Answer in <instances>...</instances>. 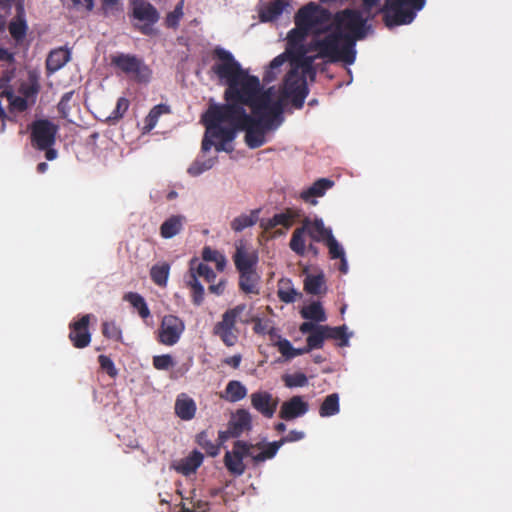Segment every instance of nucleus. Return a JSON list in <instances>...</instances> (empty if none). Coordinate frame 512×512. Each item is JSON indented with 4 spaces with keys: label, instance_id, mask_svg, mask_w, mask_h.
Masks as SVG:
<instances>
[{
    "label": "nucleus",
    "instance_id": "obj_64",
    "mask_svg": "<svg viewBox=\"0 0 512 512\" xmlns=\"http://www.w3.org/2000/svg\"><path fill=\"white\" fill-rule=\"evenodd\" d=\"M226 287V281L220 280L217 284H211L208 288L210 293H213L215 295H222L225 291Z\"/></svg>",
    "mask_w": 512,
    "mask_h": 512
},
{
    "label": "nucleus",
    "instance_id": "obj_25",
    "mask_svg": "<svg viewBox=\"0 0 512 512\" xmlns=\"http://www.w3.org/2000/svg\"><path fill=\"white\" fill-rule=\"evenodd\" d=\"M203 454L197 450H193L187 457L181 459L173 467L184 476H189L196 472V470L203 463Z\"/></svg>",
    "mask_w": 512,
    "mask_h": 512
},
{
    "label": "nucleus",
    "instance_id": "obj_19",
    "mask_svg": "<svg viewBox=\"0 0 512 512\" xmlns=\"http://www.w3.org/2000/svg\"><path fill=\"white\" fill-rule=\"evenodd\" d=\"M300 213L297 209L287 208L281 213L273 215L271 218H263L260 220V227L265 231H270L277 226L285 229L292 227L294 221L299 218Z\"/></svg>",
    "mask_w": 512,
    "mask_h": 512
},
{
    "label": "nucleus",
    "instance_id": "obj_31",
    "mask_svg": "<svg viewBox=\"0 0 512 512\" xmlns=\"http://www.w3.org/2000/svg\"><path fill=\"white\" fill-rule=\"evenodd\" d=\"M247 395V388L238 380H231L227 383L222 398L228 402L235 403L244 399Z\"/></svg>",
    "mask_w": 512,
    "mask_h": 512
},
{
    "label": "nucleus",
    "instance_id": "obj_36",
    "mask_svg": "<svg viewBox=\"0 0 512 512\" xmlns=\"http://www.w3.org/2000/svg\"><path fill=\"white\" fill-rule=\"evenodd\" d=\"M170 273V265L166 262L153 265L150 270L151 280L160 287L167 285L168 277Z\"/></svg>",
    "mask_w": 512,
    "mask_h": 512
},
{
    "label": "nucleus",
    "instance_id": "obj_55",
    "mask_svg": "<svg viewBox=\"0 0 512 512\" xmlns=\"http://www.w3.org/2000/svg\"><path fill=\"white\" fill-rule=\"evenodd\" d=\"M325 244L328 247L331 259H340L345 256L343 247L338 243L333 234L326 240Z\"/></svg>",
    "mask_w": 512,
    "mask_h": 512
},
{
    "label": "nucleus",
    "instance_id": "obj_60",
    "mask_svg": "<svg viewBox=\"0 0 512 512\" xmlns=\"http://www.w3.org/2000/svg\"><path fill=\"white\" fill-rule=\"evenodd\" d=\"M181 512H206L208 509V503L202 500L194 501L191 498V507L186 506V502L180 503Z\"/></svg>",
    "mask_w": 512,
    "mask_h": 512
},
{
    "label": "nucleus",
    "instance_id": "obj_47",
    "mask_svg": "<svg viewBox=\"0 0 512 512\" xmlns=\"http://www.w3.org/2000/svg\"><path fill=\"white\" fill-rule=\"evenodd\" d=\"M279 352L286 358L292 359L296 356L308 353L306 351V347L304 348H294L289 340L282 339L277 344Z\"/></svg>",
    "mask_w": 512,
    "mask_h": 512
},
{
    "label": "nucleus",
    "instance_id": "obj_62",
    "mask_svg": "<svg viewBox=\"0 0 512 512\" xmlns=\"http://www.w3.org/2000/svg\"><path fill=\"white\" fill-rule=\"evenodd\" d=\"M273 328L269 327L268 322H265L261 319H256L254 322L253 330L256 334L265 335L267 333H270V330Z\"/></svg>",
    "mask_w": 512,
    "mask_h": 512
},
{
    "label": "nucleus",
    "instance_id": "obj_48",
    "mask_svg": "<svg viewBox=\"0 0 512 512\" xmlns=\"http://www.w3.org/2000/svg\"><path fill=\"white\" fill-rule=\"evenodd\" d=\"M8 29L14 40L21 41L27 32L26 21L23 18L18 17L9 23Z\"/></svg>",
    "mask_w": 512,
    "mask_h": 512
},
{
    "label": "nucleus",
    "instance_id": "obj_15",
    "mask_svg": "<svg viewBox=\"0 0 512 512\" xmlns=\"http://www.w3.org/2000/svg\"><path fill=\"white\" fill-rule=\"evenodd\" d=\"M132 15L135 19L144 22L138 30L147 36L154 34L153 25L159 20L157 9L145 0H135L132 4Z\"/></svg>",
    "mask_w": 512,
    "mask_h": 512
},
{
    "label": "nucleus",
    "instance_id": "obj_33",
    "mask_svg": "<svg viewBox=\"0 0 512 512\" xmlns=\"http://www.w3.org/2000/svg\"><path fill=\"white\" fill-rule=\"evenodd\" d=\"M259 209L252 210L250 214H242L234 218L231 222V228L235 232H241L245 228L256 224L259 218Z\"/></svg>",
    "mask_w": 512,
    "mask_h": 512
},
{
    "label": "nucleus",
    "instance_id": "obj_38",
    "mask_svg": "<svg viewBox=\"0 0 512 512\" xmlns=\"http://www.w3.org/2000/svg\"><path fill=\"white\" fill-rule=\"evenodd\" d=\"M301 316L304 319L315 322H324L326 320L325 311L320 302H313L301 310Z\"/></svg>",
    "mask_w": 512,
    "mask_h": 512
},
{
    "label": "nucleus",
    "instance_id": "obj_45",
    "mask_svg": "<svg viewBox=\"0 0 512 512\" xmlns=\"http://www.w3.org/2000/svg\"><path fill=\"white\" fill-rule=\"evenodd\" d=\"M326 340V334L324 325L319 326L315 332L308 335L306 339V351L310 352L313 349H321L324 341Z\"/></svg>",
    "mask_w": 512,
    "mask_h": 512
},
{
    "label": "nucleus",
    "instance_id": "obj_23",
    "mask_svg": "<svg viewBox=\"0 0 512 512\" xmlns=\"http://www.w3.org/2000/svg\"><path fill=\"white\" fill-rule=\"evenodd\" d=\"M233 260L238 272L256 270L258 255L248 252L243 246H238L233 255Z\"/></svg>",
    "mask_w": 512,
    "mask_h": 512
},
{
    "label": "nucleus",
    "instance_id": "obj_57",
    "mask_svg": "<svg viewBox=\"0 0 512 512\" xmlns=\"http://www.w3.org/2000/svg\"><path fill=\"white\" fill-rule=\"evenodd\" d=\"M153 366L157 370H168L174 366V361L169 354L157 355L153 357Z\"/></svg>",
    "mask_w": 512,
    "mask_h": 512
},
{
    "label": "nucleus",
    "instance_id": "obj_17",
    "mask_svg": "<svg viewBox=\"0 0 512 512\" xmlns=\"http://www.w3.org/2000/svg\"><path fill=\"white\" fill-rule=\"evenodd\" d=\"M305 437L304 432L291 430L287 435L282 437L278 441L270 442L263 446V450L254 457V464L262 463L266 460L272 459L277 454L278 450L285 444L289 442L300 441Z\"/></svg>",
    "mask_w": 512,
    "mask_h": 512
},
{
    "label": "nucleus",
    "instance_id": "obj_12",
    "mask_svg": "<svg viewBox=\"0 0 512 512\" xmlns=\"http://www.w3.org/2000/svg\"><path fill=\"white\" fill-rule=\"evenodd\" d=\"M112 64L127 75L133 76L138 82H148L151 70L143 60L135 55L118 54L111 59Z\"/></svg>",
    "mask_w": 512,
    "mask_h": 512
},
{
    "label": "nucleus",
    "instance_id": "obj_29",
    "mask_svg": "<svg viewBox=\"0 0 512 512\" xmlns=\"http://www.w3.org/2000/svg\"><path fill=\"white\" fill-rule=\"evenodd\" d=\"M71 57V52L66 48H57L52 50L46 59V69L49 73H54L61 69Z\"/></svg>",
    "mask_w": 512,
    "mask_h": 512
},
{
    "label": "nucleus",
    "instance_id": "obj_63",
    "mask_svg": "<svg viewBox=\"0 0 512 512\" xmlns=\"http://www.w3.org/2000/svg\"><path fill=\"white\" fill-rule=\"evenodd\" d=\"M319 324H316V323H313V322H303L300 327H299V330L302 334H311L313 332H315L317 329H319Z\"/></svg>",
    "mask_w": 512,
    "mask_h": 512
},
{
    "label": "nucleus",
    "instance_id": "obj_30",
    "mask_svg": "<svg viewBox=\"0 0 512 512\" xmlns=\"http://www.w3.org/2000/svg\"><path fill=\"white\" fill-rule=\"evenodd\" d=\"M239 288L246 294L260 293L259 282L260 276L256 270L239 272Z\"/></svg>",
    "mask_w": 512,
    "mask_h": 512
},
{
    "label": "nucleus",
    "instance_id": "obj_28",
    "mask_svg": "<svg viewBox=\"0 0 512 512\" xmlns=\"http://www.w3.org/2000/svg\"><path fill=\"white\" fill-rule=\"evenodd\" d=\"M186 222V217L183 215H172L168 217L160 226V235L164 239H170L178 235Z\"/></svg>",
    "mask_w": 512,
    "mask_h": 512
},
{
    "label": "nucleus",
    "instance_id": "obj_7",
    "mask_svg": "<svg viewBox=\"0 0 512 512\" xmlns=\"http://www.w3.org/2000/svg\"><path fill=\"white\" fill-rule=\"evenodd\" d=\"M334 24L335 30L341 31L346 41L352 39L354 44L357 40L365 38L370 28L361 12L352 9L338 12L334 18Z\"/></svg>",
    "mask_w": 512,
    "mask_h": 512
},
{
    "label": "nucleus",
    "instance_id": "obj_16",
    "mask_svg": "<svg viewBox=\"0 0 512 512\" xmlns=\"http://www.w3.org/2000/svg\"><path fill=\"white\" fill-rule=\"evenodd\" d=\"M91 315L85 314L79 320L69 324V339L73 346L78 349L87 347L91 342V333L89 331Z\"/></svg>",
    "mask_w": 512,
    "mask_h": 512
},
{
    "label": "nucleus",
    "instance_id": "obj_39",
    "mask_svg": "<svg viewBox=\"0 0 512 512\" xmlns=\"http://www.w3.org/2000/svg\"><path fill=\"white\" fill-rule=\"evenodd\" d=\"M288 54L282 53L276 56L268 65L264 76L263 81L266 83H270L276 79L277 74L280 71L281 66L287 61Z\"/></svg>",
    "mask_w": 512,
    "mask_h": 512
},
{
    "label": "nucleus",
    "instance_id": "obj_5",
    "mask_svg": "<svg viewBox=\"0 0 512 512\" xmlns=\"http://www.w3.org/2000/svg\"><path fill=\"white\" fill-rule=\"evenodd\" d=\"M308 235L314 242H326L332 235V230L325 227L322 219L315 218L311 220L305 218L302 226L296 228L291 236L289 247L298 256H305L306 240L305 235Z\"/></svg>",
    "mask_w": 512,
    "mask_h": 512
},
{
    "label": "nucleus",
    "instance_id": "obj_26",
    "mask_svg": "<svg viewBox=\"0 0 512 512\" xmlns=\"http://www.w3.org/2000/svg\"><path fill=\"white\" fill-rule=\"evenodd\" d=\"M286 0H273L270 1L259 9V18L261 22H272L278 19L283 13L284 9L288 6Z\"/></svg>",
    "mask_w": 512,
    "mask_h": 512
},
{
    "label": "nucleus",
    "instance_id": "obj_53",
    "mask_svg": "<svg viewBox=\"0 0 512 512\" xmlns=\"http://www.w3.org/2000/svg\"><path fill=\"white\" fill-rule=\"evenodd\" d=\"M183 5L184 1L181 0L174 8L173 11L169 12L165 18V25L168 28H177L180 19L183 17Z\"/></svg>",
    "mask_w": 512,
    "mask_h": 512
},
{
    "label": "nucleus",
    "instance_id": "obj_40",
    "mask_svg": "<svg viewBox=\"0 0 512 512\" xmlns=\"http://www.w3.org/2000/svg\"><path fill=\"white\" fill-rule=\"evenodd\" d=\"M196 443L205 450V452L211 456L215 457L219 454L220 451V445L222 443L219 442V444H215L211 441L208 432L207 431H201L196 435Z\"/></svg>",
    "mask_w": 512,
    "mask_h": 512
},
{
    "label": "nucleus",
    "instance_id": "obj_51",
    "mask_svg": "<svg viewBox=\"0 0 512 512\" xmlns=\"http://www.w3.org/2000/svg\"><path fill=\"white\" fill-rule=\"evenodd\" d=\"M102 334L108 339L122 341V331L114 321L103 322Z\"/></svg>",
    "mask_w": 512,
    "mask_h": 512
},
{
    "label": "nucleus",
    "instance_id": "obj_22",
    "mask_svg": "<svg viewBox=\"0 0 512 512\" xmlns=\"http://www.w3.org/2000/svg\"><path fill=\"white\" fill-rule=\"evenodd\" d=\"M175 414L181 420L189 421L195 417L197 406L195 401L186 393L177 396L174 405Z\"/></svg>",
    "mask_w": 512,
    "mask_h": 512
},
{
    "label": "nucleus",
    "instance_id": "obj_8",
    "mask_svg": "<svg viewBox=\"0 0 512 512\" xmlns=\"http://www.w3.org/2000/svg\"><path fill=\"white\" fill-rule=\"evenodd\" d=\"M263 446L261 443L252 444L243 440H236L233 443L232 450L226 451L223 462L225 468L228 472L235 476L239 477L243 475L246 471V465L244 464V458L251 457L254 462V457L257 454L253 453V449L258 448L263 450Z\"/></svg>",
    "mask_w": 512,
    "mask_h": 512
},
{
    "label": "nucleus",
    "instance_id": "obj_27",
    "mask_svg": "<svg viewBox=\"0 0 512 512\" xmlns=\"http://www.w3.org/2000/svg\"><path fill=\"white\" fill-rule=\"evenodd\" d=\"M334 185V182L327 178H320L315 181L308 189L301 192L300 197L305 202L316 204L313 199L315 197H322L325 192Z\"/></svg>",
    "mask_w": 512,
    "mask_h": 512
},
{
    "label": "nucleus",
    "instance_id": "obj_6",
    "mask_svg": "<svg viewBox=\"0 0 512 512\" xmlns=\"http://www.w3.org/2000/svg\"><path fill=\"white\" fill-rule=\"evenodd\" d=\"M331 18L332 14L328 9L310 2L297 11L294 22H298L314 36H319L330 29Z\"/></svg>",
    "mask_w": 512,
    "mask_h": 512
},
{
    "label": "nucleus",
    "instance_id": "obj_42",
    "mask_svg": "<svg viewBox=\"0 0 512 512\" xmlns=\"http://www.w3.org/2000/svg\"><path fill=\"white\" fill-rule=\"evenodd\" d=\"M186 284L192 291V302L199 306L204 300V287L196 279V274H189L186 278Z\"/></svg>",
    "mask_w": 512,
    "mask_h": 512
},
{
    "label": "nucleus",
    "instance_id": "obj_43",
    "mask_svg": "<svg viewBox=\"0 0 512 512\" xmlns=\"http://www.w3.org/2000/svg\"><path fill=\"white\" fill-rule=\"evenodd\" d=\"M202 258L206 262H215L216 269L220 272L224 271L226 267V258L219 251L212 249L208 246L203 248Z\"/></svg>",
    "mask_w": 512,
    "mask_h": 512
},
{
    "label": "nucleus",
    "instance_id": "obj_49",
    "mask_svg": "<svg viewBox=\"0 0 512 512\" xmlns=\"http://www.w3.org/2000/svg\"><path fill=\"white\" fill-rule=\"evenodd\" d=\"M282 381L287 388L304 387L308 384V378L302 372L284 374Z\"/></svg>",
    "mask_w": 512,
    "mask_h": 512
},
{
    "label": "nucleus",
    "instance_id": "obj_2",
    "mask_svg": "<svg viewBox=\"0 0 512 512\" xmlns=\"http://www.w3.org/2000/svg\"><path fill=\"white\" fill-rule=\"evenodd\" d=\"M224 104H212L207 109L203 122L206 131L202 140L201 149L208 152L212 146L216 151H230L226 144L232 142L236 137V130L231 121L227 118Z\"/></svg>",
    "mask_w": 512,
    "mask_h": 512
},
{
    "label": "nucleus",
    "instance_id": "obj_14",
    "mask_svg": "<svg viewBox=\"0 0 512 512\" xmlns=\"http://www.w3.org/2000/svg\"><path fill=\"white\" fill-rule=\"evenodd\" d=\"M185 330L184 321L178 316L169 314L162 318L157 332V341L165 346L175 345Z\"/></svg>",
    "mask_w": 512,
    "mask_h": 512
},
{
    "label": "nucleus",
    "instance_id": "obj_46",
    "mask_svg": "<svg viewBox=\"0 0 512 512\" xmlns=\"http://www.w3.org/2000/svg\"><path fill=\"white\" fill-rule=\"evenodd\" d=\"M346 326H339V327H330L327 325H324V330L326 334V340L327 339H333V340H340L339 346H347L348 345V335L346 333Z\"/></svg>",
    "mask_w": 512,
    "mask_h": 512
},
{
    "label": "nucleus",
    "instance_id": "obj_61",
    "mask_svg": "<svg viewBox=\"0 0 512 512\" xmlns=\"http://www.w3.org/2000/svg\"><path fill=\"white\" fill-rule=\"evenodd\" d=\"M213 166V161L208 160L204 162L195 161L189 168L188 173L192 176H198Z\"/></svg>",
    "mask_w": 512,
    "mask_h": 512
},
{
    "label": "nucleus",
    "instance_id": "obj_21",
    "mask_svg": "<svg viewBox=\"0 0 512 512\" xmlns=\"http://www.w3.org/2000/svg\"><path fill=\"white\" fill-rule=\"evenodd\" d=\"M309 34L311 33L308 30L303 28L298 22H295V27L287 35L286 53L289 55L299 52L302 55L303 50L308 49V45L304 42Z\"/></svg>",
    "mask_w": 512,
    "mask_h": 512
},
{
    "label": "nucleus",
    "instance_id": "obj_56",
    "mask_svg": "<svg viewBox=\"0 0 512 512\" xmlns=\"http://www.w3.org/2000/svg\"><path fill=\"white\" fill-rule=\"evenodd\" d=\"M32 105L30 102H28L27 99L23 98L22 96H15L11 101L9 102V112L14 113H22L25 112L29 106Z\"/></svg>",
    "mask_w": 512,
    "mask_h": 512
},
{
    "label": "nucleus",
    "instance_id": "obj_37",
    "mask_svg": "<svg viewBox=\"0 0 512 512\" xmlns=\"http://www.w3.org/2000/svg\"><path fill=\"white\" fill-rule=\"evenodd\" d=\"M39 91L40 85L35 78H30L28 82L23 81L18 88V92L22 97L27 99L32 105L35 103Z\"/></svg>",
    "mask_w": 512,
    "mask_h": 512
},
{
    "label": "nucleus",
    "instance_id": "obj_24",
    "mask_svg": "<svg viewBox=\"0 0 512 512\" xmlns=\"http://www.w3.org/2000/svg\"><path fill=\"white\" fill-rule=\"evenodd\" d=\"M308 52H311L309 50V48L306 50H303L302 55L299 52H295V53L289 54L288 56L290 57L291 62L294 66L292 69H297L298 71H299V69H301L302 70L301 75H304V76L309 75L311 77H314L315 69L313 67V64H314V61L319 58L316 57V55L315 56L307 55Z\"/></svg>",
    "mask_w": 512,
    "mask_h": 512
},
{
    "label": "nucleus",
    "instance_id": "obj_50",
    "mask_svg": "<svg viewBox=\"0 0 512 512\" xmlns=\"http://www.w3.org/2000/svg\"><path fill=\"white\" fill-rule=\"evenodd\" d=\"M290 282L287 281L283 283L278 291V298L284 303H293L296 301L297 297L300 295L293 287H291Z\"/></svg>",
    "mask_w": 512,
    "mask_h": 512
},
{
    "label": "nucleus",
    "instance_id": "obj_34",
    "mask_svg": "<svg viewBox=\"0 0 512 512\" xmlns=\"http://www.w3.org/2000/svg\"><path fill=\"white\" fill-rule=\"evenodd\" d=\"M124 300L129 302L133 306V308H135L138 311L139 316L142 319H147L148 317H150L151 313L147 306V303L144 297L141 296L140 294L136 292H128L124 295Z\"/></svg>",
    "mask_w": 512,
    "mask_h": 512
},
{
    "label": "nucleus",
    "instance_id": "obj_9",
    "mask_svg": "<svg viewBox=\"0 0 512 512\" xmlns=\"http://www.w3.org/2000/svg\"><path fill=\"white\" fill-rule=\"evenodd\" d=\"M245 308L246 306L244 304H240L234 308L228 309L222 315V320L214 326V334L220 337L222 342L228 347L234 346L238 341V331L236 329L237 318L243 313Z\"/></svg>",
    "mask_w": 512,
    "mask_h": 512
},
{
    "label": "nucleus",
    "instance_id": "obj_18",
    "mask_svg": "<svg viewBox=\"0 0 512 512\" xmlns=\"http://www.w3.org/2000/svg\"><path fill=\"white\" fill-rule=\"evenodd\" d=\"M252 407L265 418H272L279 400L268 391H256L250 395Z\"/></svg>",
    "mask_w": 512,
    "mask_h": 512
},
{
    "label": "nucleus",
    "instance_id": "obj_3",
    "mask_svg": "<svg viewBox=\"0 0 512 512\" xmlns=\"http://www.w3.org/2000/svg\"><path fill=\"white\" fill-rule=\"evenodd\" d=\"M309 50L317 52L316 57L330 63L343 62L351 65L356 59V50L352 39L346 41L344 34L337 30L322 38L315 36L309 43Z\"/></svg>",
    "mask_w": 512,
    "mask_h": 512
},
{
    "label": "nucleus",
    "instance_id": "obj_44",
    "mask_svg": "<svg viewBox=\"0 0 512 512\" xmlns=\"http://www.w3.org/2000/svg\"><path fill=\"white\" fill-rule=\"evenodd\" d=\"M324 284L323 274L307 275L304 280V290L309 294L318 295L321 293Z\"/></svg>",
    "mask_w": 512,
    "mask_h": 512
},
{
    "label": "nucleus",
    "instance_id": "obj_20",
    "mask_svg": "<svg viewBox=\"0 0 512 512\" xmlns=\"http://www.w3.org/2000/svg\"><path fill=\"white\" fill-rule=\"evenodd\" d=\"M309 410V405L301 396H293L283 402L279 411V417L289 421L305 415Z\"/></svg>",
    "mask_w": 512,
    "mask_h": 512
},
{
    "label": "nucleus",
    "instance_id": "obj_35",
    "mask_svg": "<svg viewBox=\"0 0 512 512\" xmlns=\"http://www.w3.org/2000/svg\"><path fill=\"white\" fill-rule=\"evenodd\" d=\"M189 274H196V279L202 277L205 281L211 283L215 280L216 274L207 264L199 262L197 259L190 261Z\"/></svg>",
    "mask_w": 512,
    "mask_h": 512
},
{
    "label": "nucleus",
    "instance_id": "obj_58",
    "mask_svg": "<svg viewBox=\"0 0 512 512\" xmlns=\"http://www.w3.org/2000/svg\"><path fill=\"white\" fill-rule=\"evenodd\" d=\"M98 362L100 368L105 371L110 377H115L118 374V371L114 365L112 359L106 355H99Z\"/></svg>",
    "mask_w": 512,
    "mask_h": 512
},
{
    "label": "nucleus",
    "instance_id": "obj_41",
    "mask_svg": "<svg viewBox=\"0 0 512 512\" xmlns=\"http://www.w3.org/2000/svg\"><path fill=\"white\" fill-rule=\"evenodd\" d=\"M169 112L170 107L166 104H158L154 106L145 118L144 129L146 131H151L156 126L159 117L163 114H168Z\"/></svg>",
    "mask_w": 512,
    "mask_h": 512
},
{
    "label": "nucleus",
    "instance_id": "obj_52",
    "mask_svg": "<svg viewBox=\"0 0 512 512\" xmlns=\"http://www.w3.org/2000/svg\"><path fill=\"white\" fill-rule=\"evenodd\" d=\"M130 102L125 97H120L117 100L116 107L108 117V121L115 123L123 118L124 114L127 112L129 108Z\"/></svg>",
    "mask_w": 512,
    "mask_h": 512
},
{
    "label": "nucleus",
    "instance_id": "obj_54",
    "mask_svg": "<svg viewBox=\"0 0 512 512\" xmlns=\"http://www.w3.org/2000/svg\"><path fill=\"white\" fill-rule=\"evenodd\" d=\"M74 93L75 92L73 90L64 93L57 105L58 112L61 115V117L64 119L68 118V116L70 114V111H71L70 102L73 99Z\"/></svg>",
    "mask_w": 512,
    "mask_h": 512
},
{
    "label": "nucleus",
    "instance_id": "obj_4",
    "mask_svg": "<svg viewBox=\"0 0 512 512\" xmlns=\"http://www.w3.org/2000/svg\"><path fill=\"white\" fill-rule=\"evenodd\" d=\"M426 4V0H385L380 12L389 29L411 24Z\"/></svg>",
    "mask_w": 512,
    "mask_h": 512
},
{
    "label": "nucleus",
    "instance_id": "obj_13",
    "mask_svg": "<svg viewBox=\"0 0 512 512\" xmlns=\"http://www.w3.org/2000/svg\"><path fill=\"white\" fill-rule=\"evenodd\" d=\"M252 427L251 413L244 408L237 409L231 414L226 430L218 432V440L224 443L230 438H239L242 434L250 432Z\"/></svg>",
    "mask_w": 512,
    "mask_h": 512
},
{
    "label": "nucleus",
    "instance_id": "obj_11",
    "mask_svg": "<svg viewBox=\"0 0 512 512\" xmlns=\"http://www.w3.org/2000/svg\"><path fill=\"white\" fill-rule=\"evenodd\" d=\"M283 94L291 100L293 107L301 109L308 94L306 78L297 69H291L283 82Z\"/></svg>",
    "mask_w": 512,
    "mask_h": 512
},
{
    "label": "nucleus",
    "instance_id": "obj_10",
    "mask_svg": "<svg viewBox=\"0 0 512 512\" xmlns=\"http://www.w3.org/2000/svg\"><path fill=\"white\" fill-rule=\"evenodd\" d=\"M31 145L36 150H43L54 146L59 130L58 125L48 119H38L30 125Z\"/></svg>",
    "mask_w": 512,
    "mask_h": 512
},
{
    "label": "nucleus",
    "instance_id": "obj_32",
    "mask_svg": "<svg viewBox=\"0 0 512 512\" xmlns=\"http://www.w3.org/2000/svg\"><path fill=\"white\" fill-rule=\"evenodd\" d=\"M340 411L339 395L332 393L327 395L319 407V415L321 417H331Z\"/></svg>",
    "mask_w": 512,
    "mask_h": 512
},
{
    "label": "nucleus",
    "instance_id": "obj_59",
    "mask_svg": "<svg viewBox=\"0 0 512 512\" xmlns=\"http://www.w3.org/2000/svg\"><path fill=\"white\" fill-rule=\"evenodd\" d=\"M11 80V76L5 75L0 78L2 82V86L0 89V98H6L8 102L11 101L16 95L14 93L13 87L9 84Z\"/></svg>",
    "mask_w": 512,
    "mask_h": 512
},
{
    "label": "nucleus",
    "instance_id": "obj_1",
    "mask_svg": "<svg viewBox=\"0 0 512 512\" xmlns=\"http://www.w3.org/2000/svg\"><path fill=\"white\" fill-rule=\"evenodd\" d=\"M211 71L223 81L226 117L237 131H245V143L251 149L266 142V133L283 122V106L272 98V88L264 89L258 77L244 70L231 52L216 47Z\"/></svg>",
    "mask_w": 512,
    "mask_h": 512
}]
</instances>
